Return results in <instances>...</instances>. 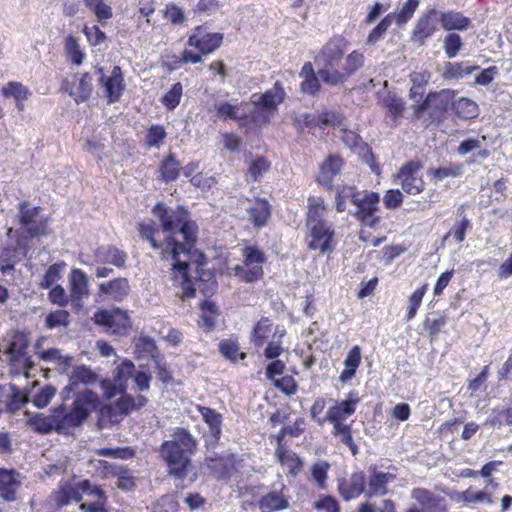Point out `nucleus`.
I'll return each instance as SVG.
<instances>
[{"label":"nucleus","instance_id":"nucleus-61","mask_svg":"<svg viewBox=\"0 0 512 512\" xmlns=\"http://www.w3.org/2000/svg\"><path fill=\"white\" fill-rule=\"evenodd\" d=\"M55 393L56 390L54 387H52L51 385H46L34 395L32 403L37 408H44L50 403Z\"/></svg>","mask_w":512,"mask_h":512},{"label":"nucleus","instance_id":"nucleus-7","mask_svg":"<svg viewBox=\"0 0 512 512\" xmlns=\"http://www.w3.org/2000/svg\"><path fill=\"white\" fill-rule=\"evenodd\" d=\"M135 372V365L131 360L125 359L113 371L112 379H104L100 385L103 390L104 396L111 399L124 393L128 389V380L133 378Z\"/></svg>","mask_w":512,"mask_h":512},{"label":"nucleus","instance_id":"nucleus-3","mask_svg":"<svg viewBox=\"0 0 512 512\" xmlns=\"http://www.w3.org/2000/svg\"><path fill=\"white\" fill-rule=\"evenodd\" d=\"M196 447V440L184 428H176L172 439L164 441L160 447V453L166 461L170 475L177 480H183L190 466V454Z\"/></svg>","mask_w":512,"mask_h":512},{"label":"nucleus","instance_id":"nucleus-56","mask_svg":"<svg viewBox=\"0 0 512 512\" xmlns=\"http://www.w3.org/2000/svg\"><path fill=\"white\" fill-rule=\"evenodd\" d=\"M469 229H471V222L468 218L464 217L453 225L450 231L444 236V241L450 236H453L457 243H461L464 241L466 232Z\"/></svg>","mask_w":512,"mask_h":512},{"label":"nucleus","instance_id":"nucleus-52","mask_svg":"<svg viewBox=\"0 0 512 512\" xmlns=\"http://www.w3.org/2000/svg\"><path fill=\"white\" fill-rule=\"evenodd\" d=\"M477 69H479L478 66H470L463 62L448 63L446 71H445V77L459 79V78H463L466 75L472 74Z\"/></svg>","mask_w":512,"mask_h":512},{"label":"nucleus","instance_id":"nucleus-36","mask_svg":"<svg viewBox=\"0 0 512 512\" xmlns=\"http://www.w3.org/2000/svg\"><path fill=\"white\" fill-rule=\"evenodd\" d=\"M485 425L490 427H501L503 425L512 427V407L496 406L492 408Z\"/></svg>","mask_w":512,"mask_h":512},{"label":"nucleus","instance_id":"nucleus-34","mask_svg":"<svg viewBox=\"0 0 512 512\" xmlns=\"http://www.w3.org/2000/svg\"><path fill=\"white\" fill-rule=\"evenodd\" d=\"M452 108L457 117L464 120L474 119L479 115V108L476 102L469 98H459L452 103Z\"/></svg>","mask_w":512,"mask_h":512},{"label":"nucleus","instance_id":"nucleus-40","mask_svg":"<svg viewBox=\"0 0 512 512\" xmlns=\"http://www.w3.org/2000/svg\"><path fill=\"white\" fill-rule=\"evenodd\" d=\"M219 352L223 357L235 363L246 358V353L240 352L239 344L233 339H224L219 342Z\"/></svg>","mask_w":512,"mask_h":512},{"label":"nucleus","instance_id":"nucleus-33","mask_svg":"<svg viewBox=\"0 0 512 512\" xmlns=\"http://www.w3.org/2000/svg\"><path fill=\"white\" fill-rule=\"evenodd\" d=\"M95 257L97 262L109 263L116 267H123L127 259V255L124 251L110 245L100 246L96 250Z\"/></svg>","mask_w":512,"mask_h":512},{"label":"nucleus","instance_id":"nucleus-49","mask_svg":"<svg viewBox=\"0 0 512 512\" xmlns=\"http://www.w3.org/2000/svg\"><path fill=\"white\" fill-rule=\"evenodd\" d=\"M427 291V284H424L417 290H415L412 295L408 299V306H407V314H406V320L410 321L412 320L421 306L423 297Z\"/></svg>","mask_w":512,"mask_h":512},{"label":"nucleus","instance_id":"nucleus-54","mask_svg":"<svg viewBox=\"0 0 512 512\" xmlns=\"http://www.w3.org/2000/svg\"><path fill=\"white\" fill-rule=\"evenodd\" d=\"M167 133L163 126L155 124L152 125L146 133L145 136V143L148 147H160V145L163 143L164 139L166 138Z\"/></svg>","mask_w":512,"mask_h":512},{"label":"nucleus","instance_id":"nucleus-22","mask_svg":"<svg viewBox=\"0 0 512 512\" xmlns=\"http://www.w3.org/2000/svg\"><path fill=\"white\" fill-rule=\"evenodd\" d=\"M360 402L358 392L351 391L347 398L342 401H337L334 406L330 407L326 414L328 422H336L338 420L344 421L356 411V405Z\"/></svg>","mask_w":512,"mask_h":512},{"label":"nucleus","instance_id":"nucleus-43","mask_svg":"<svg viewBox=\"0 0 512 512\" xmlns=\"http://www.w3.org/2000/svg\"><path fill=\"white\" fill-rule=\"evenodd\" d=\"M200 413L209 426L211 435L218 440L221 435V415L208 407H200Z\"/></svg>","mask_w":512,"mask_h":512},{"label":"nucleus","instance_id":"nucleus-45","mask_svg":"<svg viewBox=\"0 0 512 512\" xmlns=\"http://www.w3.org/2000/svg\"><path fill=\"white\" fill-rule=\"evenodd\" d=\"M2 94L6 98L19 101L27 100L31 96V91L20 82L10 81L2 88Z\"/></svg>","mask_w":512,"mask_h":512},{"label":"nucleus","instance_id":"nucleus-12","mask_svg":"<svg viewBox=\"0 0 512 512\" xmlns=\"http://www.w3.org/2000/svg\"><path fill=\"white\" fill-rule=\"evenodd\" d=\"M453 96V92L450 90L429 93L424 102L415 107L414 114L417 118H420L427 111L432 119L439 118L447 111Z\"/></svg>","mask_w":512,"mask_h":512},{"label":"nucleus","instance_id":"nucleus-46","mask_svg":"<svg viewBox=\"0 0 512 512\" xmlns=\"http://www.w3.org/2000/svg\"><path fill=\"white\" fill-rule=\"evenodd\" d=\"M364 56L361 52L355 50L351 52L345 59L343 58V82L363 66Z\"/></svg>","mask_w":512,"mask_h":512},{"label":"nucleus","instance_id":"nucleus-29","mask_svg":"<svg viewBox=\"0 0 512 512\" xmlns=\"http://www.w3.org/2000/svg\"><path fill=\"white\" fill-rule=\"evenodd\" d=\"M432 14L437 15V11L432 9L428 14L420 17L414 27L412 39L420 45H423L437 30L431 19Z\"/></svg>","mask_w":512,"mask_h":512},{"label":"nucleus","instance_id":"nucleus-5","mask_svg":"<svg viewBox=\"0 0 512 512\" xmlns=\"http://www.w3.org/2000/svg\"><path fill=\"white\" fill-rule=\"evenodd\" d=\"M347 49L343 37H333L315 56L314 63L321 80L331 86L343 83V56Z\"/></svg>","mask_w":512,"mask_h":512},{"label":"nucleus","instance_id":"nucleus-18","mask_svg":"<svg viewBox=\"0 0 512 512\" xmlns=\"http://www.w3.org/2000/svg\"><path fill=\"white\" fill-rule=\"evenodd\" d=\"M70 302L75 309L83 307V299L89 295L88 277L84 271L74 268L70 272Z\"/></svg>","mask_w":512,"mask_h":512},{"label":"nucleus","instance_id":"nucleus-25","mask_svg":"<svg viewBox=\"0 0 512 512\" xmlns=\"http://www.w3.org/2000/svg\"><path fill=\"white\" fill-rule=\"evenodd\" d=\"M28 344L26 335L23 332L15 331L6 350L10 361L15 363L24 360V367L29 368L31 361L30 358L26 357Z\"/></svg>","mask_w":512,"mask_h":512},{"label":"nucleus","instance_id":"nucleus-23","mask_svg":"<svg viewBox=\"0 0 512 512\" xmlns=\"http://www.w3.org/2000/svg\"><path fill=\"white\" fill-rule=\"evenodd\" d=\"M396 476L389 472L377 470L376 467H370V475L367 480L368 488L366 497L384 496L388 493L387 485L395 480Z\"/></svg>","mask_w":512,"mask_h":512},{"label":"nucleus","instance_id":"nucleus-2","mask_svg":"<svg viewBox=\"0 0 512 512\" xmlns=\"http://www.w3.org/2000/svg\"><path fill=\"white\" fill-rule=\"evenodd\" d=\"M326 206L320 197H309L306 225L308 229L309 250L319 251L321 254H330L334 251L336 243L335 231L326 221Z\"/></svg>","mask_w":512,"mask_h":512},{"label":"nucleus","instance_id":"nucleus-44","mask_svg":"<svg viewBox=\"0 0 512 512\" xmlns=\"http://www.w3.org/2000/svg\"><path fill=\"white\" fill-rule=\"evenodd\" d=\"M463 39L456 32H448L443 38V50L449 59L455 58L463 47Z\"/></svg>","mask_w":512,"mask_h":512},{"label":"nucleus","instance_id":"nucleus-6","mask_svg":"<svg viewBox=\"0 0 512 512\" xmlns=\"http://www.w3.org/2000/svg\"><path fill=\"white\" fill-rule=\"evenodd\" d=\"M243 263L234 268L235 276L246 283L258 281L263 276L262 264L266 261V256L262 250L256 246H247L243 249Z\"/></svg>","mask_w":512,"mask_h":512},{"label":"nucleus","instance_id":"nucleus-48","mask_svg":"<svg viewBox=\"0 0 512 512\" xmlns=\"http://www.w3.org/2000/svg\"><path fill=\"white\" fill-rule=\"evenodd\" d=\"M83 492L80 489V481L72 486L65 487L61 490L57 497V504L65 506L70 501L80 502L82 500Z\"/></svg>","mask_w":512,"mask_h":512},{"label":"nucleus","instance_id":"nucleus-41","mask_svg":"<svg viewBox=\"0 0 512 512\" xmlns=\"http://www.w3.org/2000/svg\"><path fill=\"white\" fill-rule=\"evenodd\" d=\"M270 319L263 317L253 327L250 340L256 347H261L271 333Z\"/></svg>","mask_w":512,"mask_h":512},{"label":"nucleus","instance_id":"nucleus-63","mask_svg":"<svg viewBox=\"0 0 512 512\" xmlns=\"http://www.w3.org/2000/svg\"><path fill=\"white\" fill-rule=\"evenodd\" d=\"M216 115L223 120H236L238 119L237 111L238 106L232 105L228 102H220L214 105Z\"/></svg>","mask_w":512,"mask_h":512},{"label":"nucleus","instance_id":"nucleus-47","mask_svg":"<svg viewBox=\"0 0 512 512\" xmlns=\"http://www.w3.org/2000/svg\"><path fill=\"white\" fill-rule=\"evenodd\" d=\"M182 94L183 86L180 82H177L162 96L161 103L167 110L173 111L179 105Z\"/></svg>","mask_w":512,"mask_h":512},{"label":"nucleus","instance_id":"nucleus-26","mask_svg":"<svg viewBox=\"0 0 512 512\" xmlns=\"http://www.w3.org/2000/svg\"><path fill=\"white\" fill-rule=\"evenodd\" d=\"M119 394L121 396L116 400L114 405L110 407V409L118 410V412L123 416L129 415L133 411L140 410L148 402V399L143 395L133 396L127 392Z\"/></svg>","mask_w":512,"mask_h":512},{"label":"nucleus","instance_id":"nucleus-11","mask_svg":"<svg viewBox=\"0 0 512 512\" xmlns=\"http://www.w3.org/2000/svg\"><path fill=\"white\" fill-rule=\"evenodd\" d=\"M284 91L281 87L276 86L274 89L267 90L265 93L252 95V103L255 110L252 113V119L256 122H268L269 112L274 111L283 101Z\"/></svg>","mask_w":512,"mask_h":512},{"label":"nucleus","instance_id":"nucleus-8","mask_svg":"<svg viewBox=\"0 0 512 512\" xmlns=\"http://www.w3.org/2000/svg\"><path fill=\"white\" fill-rule=\"evenodd\" d=\"M350 197L351 203L356 206V218L364 224L373 226L376 219H372L374 213L378 210L380 196L376 192L367 191H350L347 195Z\"/></svg>","mask_w":512,"mask_h":512},{"label":"nucleus","instance_id":"nucleus-35","mask_svg":"<svg viewBox=\"0 0 512 512\" xmlns=\"http://www.w3.org/2000/svg\"><path fill=\"white\" fill-rule=\"evenodd\" d=\"M29 426L37 433L46 435L52 431L56 432L55 417L53 409L51 414L45 416L44 414H36L28 420Z\"/></svg>","mask_w":512,"mask_h":512},{"label":"nucleus","instance_id":"nucleus-31","mask_svg":"<svg viewBox=\"0 0 512 512\" xmlns=\"http://www.w3.org/2000/svg\"><path fill=\"white\" fill-rule=\"evenodd\" d=\"M360 363L361 348L358 345H355L349 350L344 360V369L339 376V381L343 384L351 381L355 377Z\"/></svg>","mask_w":512,"mask_h":512},{"label":"nucleus","instance_id":"nucleus-62","mask_svg":"<svg viewBox=\"0 0 512 512\" xmlns=\"http://www.w3.org/2000/svg\"><path fill=\"white\" fill-rule=\"evenodd\" d=\"M12 395L9 403L7 404V409L10 412H16L19 410L24 404L29 402V396L27 393L22 392L20 389L15 386H11Z\"/></svg>","mask_w":512,"mask_h":512},{"label":"nucleus","instance_id":"nucleus-57","mask_svg":"<svg viewBox=\"0 0 512 512\" xmlns=\"http://www.w3.org/2000/svg\"><path fill=\"white\" fill-rule=\"evenodd\" d=\"M96 454L103 457L117 458V459H131L134 457V450L129 447L124 448H101L96 451Z\"/></svg>","mask_w":512,"mask_h":512},{"label":"nucleus","instance_id":"nucleus-53","mask_svg":"<svg viewBox=\"0 0 512 512\" xmlns=\"http://www.w3.org/2000/svg\"><path fill=\"white\" fill-rule=\"evenodd\" d=\"M419 5V0H407L402 8L396 14H393L394 19L398 26L405 25L414 15L417 7Z\"/></svg>","mask_w":512,"mask_h":512},{"label":"nucleus","instance_id":"nucleus-55","mask_svg":"<svg viewBox=\"0 0 512 512\" xmlns=\"http://www.w3.org/2000/svg\"><path fill=\"white\" fill-rule=\"evenodd\" d=\"M270 169V163L264 157H258L251 161L248 169V177L253 181H259L263 174Z\"/></svg>","mask_w":512,"mask_h":512},{"label":"nucleus","instance_id":"nucleus-4","mask_svg":"<svg viewBox=\"0 0 512 512\" xmlns=\"http://www.w3.org/2000/svg\"><path fill=\"white\" fill-rule=\"evenodd\" d=\"M99 404L98 395L91 390H85L76 396L70 410L63 404L53 408L56 432L66 435L71 429L80 427Z\"/></svg>","mask_w":512,"mask_h":512},{"label":"nucleus","instance_id":"nucleus-10","mask_svg":"<svg viewBox=\"0 0 512 512\" xmlns=\"http://www.w3.org/2000/svg\"><path fill=\"white\" fill-rule=\"evenodd\" d=\"M41 208L23 201L18 204V222L29 238L45 234L46 221L40 217Z\"/></svg>","mask_w":512,"mask_h":512},{"label":"nucleus","instance_id":"nucleus-1","mask_svg":"<svg viewBox=\"0 0 512 512\" xmlns=\"http://www.w3.org/2000/svg\"><path fill=\"white\" fill-rule=\"evenodd\" d=\"M153 213L159 219L163 232L168 233L163 248V258L172 260L168 281L172 287L181 288V298H192L196 288L190 274V260L197 238V225L182 207L172 209L157 203Z\"/></svg>","mask_w":512,"mask_h":512},{"label":"nucleus","instance_id":"nucleus-28","mask_svg":"<svg viewBox=\"0 0 512 512\" xmlns=\"http://www.w3.org/2000/svg\"><path fill=\"white\" fill-rule=\"evenodd\" d=\"M249 220L257 229L264 227L271 216V205L266 199H257L247 208Z\"/></svg>","mask_w":512,"mask_h":512},{"label":"nucleus","instance_id":"nucleus-20","mask_svg":"<svg viewBox=\"0 0 512 512\" xmlns=\"http://www.w3.org/2000/svg\"><path fill=\"white\" fill-rule=\"evenodd\" d=\"M411 498L420 506L421 512H447L445 499L428 489H412Z\"/></svg>","mask_w":512,"mask_h":512},{"label":"nucleus","instance_id":"nucleus-24","mask_svg":"<svg viewBox=\"0 0 512 512\" xmlns=\"http://www.w3.org/2000/svg\"><path fill=\"white\" fill-rule=\"evenodd\" d=\"M99 296H106L114 301H123L130 293L129 281L126 278H115L99 284Z\"/></svg>","mask_w":512,"mask_h":512},{"label":"nucleus","instance_id":"nucleus-30","mask_svg":"<svg viewBox=\"0 0 512 512\" xmlns=\"http://www.w3.org/2000/svg\"><path fill=\"white\" fill-rule=\"evenodd\" d=\"M21 482L14 470L0 468V496L6 501L15 500L16 491Z\"/></svg>","mask_w":512,"mask_h":512},{"label":"nucleus","instance_id":"nucleus-37","mask_svg":"<svg viewBox=\"0 0 512 512\" xmlns=\"http://www.w3.org/2000/svg\"><path fill=\"white\" fill-rule=\"evenodd\" d=\"M201 319L198 321L200 327L206 331L212 330L216 325L217 317L219 316V310L213 301L205 300L201 304Z\"/></svg>","mask_w":512,"mask_h":512},{"label":"nucleus","instance_id":"nucleus-17","mask_svg":"<svg viewBox=\"0 0 512 512\" xmlns=\"http://www.w3.org/2000/svg\"><path fill=\"white\" fill-rule=\"evenodd\" d=\"M284 483L273 486V489L263 495L258 501V507L262 512H274L289 507V496Z\"/></svg>","mask_w":512,"mask_h":512},{"label":"nucleus","instance_id":"nucleus-58","mask_svg":"<svg viewBox=\"0 0 512 512\" xmlns=\"http://www.w3.org/2000/svg\"><path fill=\"white\" fill-rule=\"evenodd\" d=\"M138 231L142 238L148 240L153 249H162L165 248V241L163 243L158 242L154 235L156 233V229L153 223H139Z\"/></svg>","mask_w":512,"mask_h":512},{"label":"nucleus","instance_id":"nucleus-16","mask_svg":"<svg viewBox=\"0 0 512 512\" xmlns=\"http://www.w3.org/2000/svg\"><path fill=\"white\" fill-rule=\"evenodd\" d=\"M221 33H209L202 26L196 27L188 38V45L196 48L200 54L207 55L215 51L222 43Z\"/></svg>","mask_w":512,"mask_h":512},{"label":"nucleus","instance_id":"nucleus-32","mask_svg":"<svg viewBox=\"0 0 512 512\" xmlns=\"http://www.w3.org/2000/svg\"><path fill=\"white\" fill-rule=\"evenodd\" d=\"M379 104L385 108L388 117L395 122L399 119L405 109V103L402 98L398 97L395 93L387 92L379 95Z\"/></svg>","mask_w":512,"mask_h":512},{"label":"nucleus","instance_id":"nucleus-19","mask_svg":"<svg viewBox=\"0 0 512 512\" xmlns=\"http://www.w3.org/2000/svg\"><path fill=\"white\" fill-rule=\"evenodd\" d=\"M441 28L447 32H465L473 28L472 20L457 10L437 11Z\"/></svg>","mask_w":512,"mask_h":512},{"label":"nucleus","instance_id":"nucleus-64","mask_svg":"<svg viewBox=\"0 0 512 512\" xmlns=\"http://www.w3.org/2000/svg\"><path fill=\"white\" fill-rule=\"evenodd\" d=\"M313 507L318 511L340 512L339 504L332 496L320 497V499L314 503Z\"/></svg>","mask_w":512,"mask_h":512},{"label":"nucleus","instance_id":"nucleus-38","mask_svg":"<svg viewBox=\"0 0 512 512\" xmlns=\"http://www.w3.org/2000/svg\"><path fill=\"white\" fill-rule=\"evenodd\" d=\"M181 163L176 160L174 154H169L160 164L161 178L165 182L175 181L180 172Z\"/></svg>","mask_w":512,"mask_h":512},{"label":"nucleus","instance_id":"nucleus-21","mask_svg":"<svg viewBox=\"0 0 512 512\" xmlns=\"http://www.w3.org/2000/svg\"><path fill=\"white\" fill-rule=\"evenodd\" d=\"M366 482L367 478L364 472H354L348 478L338 481L339 493L346 501L355 499L362 493L366 494Z\"/></svg>","mask_w":512,"mask_h":512},{"label":"nucleus","instance_id":"nucleus-39","mask_svg":"<svg viewBox=\"0 0 512 512\" xmlns=\"http://www.w3.org/2000/svg\"><path fill=\"white\" fill-rule=\"evenodd\" d=\"M97 381V375L87 366L81 365L73 369L70 375V384L67 388L73 389L78 383L92 385Z\"/></svg>","mask_w":512,"mask_h":512},{"label":"nucleus","instance_id":"nucleus-51","mask_svg":"<svg viewBox=\"0 0 512 512\" xmlns=\"http://www.w3.org/2000/svg\"><path fill=\"white\" fill-rule=\"evenodd\" d=\"M393 21V14L386 15L368 35L367 44L373 45L381 40Z\"/></svg>","mask_w":512,"mask_h":512},{"label":"nucleus","instance_id":"nucleus-42","mask_svg":"<svg viewBox=\"0 0 512 512\" xmlns=\"http://www.w3.org/2000/svg\"><path fill=\"white\" fill-rule=\"evenodd\" d=\"M276 455L279 459V462L288 468L291 475L295 476L300 471L302 467V461L296 453L285 450L282 447H278L276 450Z\"/></svg>","mask_w":512,"mask_h":512},{"label":"nucleus","instance_id":"nucleus-59","mask_svg":"<svg viewBox=\"0 0 512 512\" xmlns=\"http://www.w3.org/2000/svg\"><path fill=\"white\" fill-rule=\"evenodd\" d=\"M430 174L437 181H441L448 177H459L462 174L461 165H449L430 170Z\"/></svg>","mask_w":512,"mask_h":512},{"label":"nucleus","instance_id":"nucleus-13","mask_svg":"<svg viewBox=\"0 0 512 512\" xmlns=\"http://www.w3.org/2000/svg\"><path fill=\"white\" fill-rule=\"evenodd\" d=\"M96 73L100 75L99 84L104 88V93L109 104L119 101L125 89L124 75L120 66H114L110 75L104 74L103 67H97Z\"/></svg>","mask_w":512,"mask_h":512},{"label":"nucleus","instance_id":"nucleus-15","mask_svg":"<svg viewBox=\"0 0 512 512\" xmlns=\"http://www.w3.org/2000/svg\"><path fill=\"white\" fill-rule=\"evenodd\" d=\"M62 89L72 97L77 104L87 101L93 90V78L89 73L75 75L73 80L65 79Z\"/></svg>","mask_w":512,"mask_h":512},{"label":"nucleus","instance_id":"nucleus-27","mask_svg":"<svg viewBox=\"0 0 512 512\" xmlns=\"http://www.w3.org/2000/svg\"><path fill=\"white\" fill-rule=\"evenodd\" d=\"M341 165L342 159L340 157L329 155L321 165L317 182L328 189L332 188L333 179L340 172Z\"/></svg>","mask_w":512,"mask_h":512},{"label":"nucleus","instance_id":"nucleus-50","mask_svg":"<svg viewBox=\"0 0 512 512\" xmlns=\"http://www.w3.org/2000/svg\"><path fill=\"white\" fill-rule=\"evenodd\" d=\"M70 314L66 310H55L45 317V325L48 329L67 327L70 323Z\"/></svg>","mask_w":512,"mask_h":512},{"label":"nucleus","instance_id":"nucleus-60","mask_svg":"<svg viewBox=\"0 0 512 512\" xmlns=\"http://www.w3.org/2000/svg\"><path fill=\"white\" fill-rule=\"evenodd\" d=\"M136 352L143 356H154L157 351L155 340L149 336H140L135 342Z\"/></svg>","mask_w":512,"mask_h":512},{"label":"nucleus","instance_id":"nucleus-14","mask_svg":"<svg viewBox=\"0 0 512 512\" xmlns=\"http://www.w3.org/2000/svg\"><path fill=\"white\" fill-rule=\"evenodd\" d=\"M421 165L418 162H408L398 172L397 179L402 189L410 194L417 195L425 188V182L419 175Z\"/></svg>","mask_w":512,"mask_h":512},{"label":"nucleus","instance_id":"nucleus-9","mask_svg":"<svg viewBox=\"0 0 512 512\" xmlns=\"http://www.w3.org/2000/svg\"><path fill=\"white\" fill-rule=\"evenodd\" d=\"M95 324L105 328L106 332L122 336L130 326V318L126 311L120 308L100 309L94 314Z\"/></svg>","mask_w":512,"mask_h":512}]
</instances>
